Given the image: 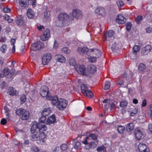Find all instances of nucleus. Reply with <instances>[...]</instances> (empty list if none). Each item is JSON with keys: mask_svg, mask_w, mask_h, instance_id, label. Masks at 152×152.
<instances>
[{"mask_svg": "<svg viewBox=\"0 0 152 152\" xmlns=\"http://www.w3.org/2000/svg\"><path fill=\"white\" fill-rule=\"evenodd\" d=\"M9 69L8 68H5L3 70V73H0V78L3 77L7 75H10V74L9 73Z\"/></svg>", "mask_w": 152, "mask_h": 152, "instance_id": "nucleus-27", "label": "nucleus"}, {"mask_svg": "<svg viewBox=\"0 0 152 152\" xmlns=\"http://www.w3.org/2000/svg\"><path fill=\"white\" fill-rule=\"evenodd\" d=\"M128 102L126 100L121 101L120 103V106L122 108H125L127 106Z\"/></svg>", "mask_w": 152, "mask_h": 152, "instance_id": "nucleus-38", "label": "nucleus"}, {"mask_svg": "<svg viewBox=\"0 0 152 152\" xmlns=\"http://www.w3.org/2000/svg\"><path fill=\"white\" fill-rule=\"evenodd\" d=\"M89 52V55H88V56H90L91 54L97 58L101 56V52L98 49H90Z\"/></svg>", "mask_w": 152, "mask_h": 152, "instance_id": "nucleus-8", "label": "nucleus"}, {"mask_svg": "<svg viewBox=\"0 0 152 152\" xmlns=\"http://www.w3.org/2000/svg\"><path fill=\"white\" fill-rule=\"evenodd\" d=\"M126 19L123 16L119 15L116 18V22L119 24H123L125 23Z\"/></svg>", "mask_w": 152, "mask_h": 152, "instance_id": "nucleus-19", "label": "nucleus"}, {"mask_svg": "<svg viewBox=\"0 0 152 152\" xmlns=\"http://www.w3.org/2000/svg\"><path fill=\"white\" fill-rule=\"evenodd\" d=\"M114 32L113 30H109L107 32L104 34L105 38L106 41L108 42V43L110 45L112 42V39L114 38Z\"/></svg>", "mask_w": 152, "mask_h": 152, "instance_id": "nucleus-5", "label": "nucleus"}, {"mask_svg": "<svg viewBox=\"0 0 152 152\" xmlns=\"http://www.w3.org/2000/svg\"><path fill=\"white\" fill-rule=\"evenodd\" d=\"M23 110H24V109L22 108L17 109L16 111V113L18 115H22V113L23 112Z\"/></svg>", "mask_w": 152, "mask_h": 152, "instance_id": "nucleus-43", "label": "nucleus"}, {"mask_svg": "<svg viewBox=\"0 0 152 152\" xmlns=\"http://www.w3.org/2000/svg\"><path fill=\"white\" fill-rule=\"evenodd\" d=\"M50 38V31L48 29H46L44 31L43 34L40 37L42 40L45 41L48 40Z\"/></svg>", "mask_w": 152, "mask_h": 152, "instance_id": "nucleus-11", "label": "nucleus"}, {"mask_svg": "<svg viewBox=\"0 0 152 152\" xmlns=\"http://www.w3.org/2000/svg\"><path fill=\"white\" fill-rule=\"evenodd\" d=\"M8 93L10 95L14 96L17 94L16 91L13 87H10L8 90Z\"/></svg>", "mask_w": 152, "mask_h": 152, "instance_id": "nucleus-26", "label": "nucleus"}, {"mask_svg": "<svg viewBox=\"0 0 152 152\" xmlns=\"http://www.w3.org/2000/svg\"><path fill=\"white\" fill-rule=\"evenodd\" d=\"M142 19L143 17L142 16H138L135 18V20L137 23H139Z\"/></svg>", "mask_w": 152, "mask_h": 152, "instance_id": "nucleus-48", "label": "nucleus"}, {"mask_svg": "<svg viewBox=\"0 0 152 152\" xmlns=\"http://www.w3.org/2000/svg\"><path fill=\"white\" fill-rule=\"evenodd\" d=\"M117 4L118 7H121L124 5V3L121 0H118L117 2Z\"/></svg>", "mask_w": 152, "mask_h": 152, "instance_id": "nucleus-53", "label": "nucleus"}, {"mask_svg": "<svg viewBox=\"0 0 152 152\" xmlns=\"http://www.w3.org/2000/svg\"><path fill=\"white\" fill-rule=\"evenodd\" d=\"M50 113V110L49 108H45L42 111L41 114L42 115L46 116L48 115Z\"/></svg>", "mask_w": 152, "mask_h": 152, "instance_id": "nucleus-30", "label": "nucleus"}, {"mask_svg": "<svg viewBox=\"0 0 152 152\" xmlns=\"http://www.w3.org/2000/svg\"><path fill=\"white\" fill-rule=\"evenodd\" d=\"M148 131L149 133H152V124H149Z\"/></svg>", "mask_w": 152, "mask_h": 152, "instance_id": "nucleus-56", "label": "nucleus"}, {"mask_svg": "<svg viewBox=\"0 0 152 152\" xmlns=\"http://www.w3.org/2000/svg\"><path fill=\"white\" fill-rule=\"evenodd\" d=\"M95 13L98 15L103 16L105 15L104 9L102 7H99L97 8L95 10Z\"/></svg>", "mask_w": 152, "mask_h": 152, "instance_id": "nucleus-18", "label": "nucleus"}, {"mask_svg": "<svg viewBox=\"0 0 152 152\" xmlns=\"http://www.w3.org/2000/svg\"><path fill=\"white\" fill-rule=\"evenodd\" d=\"M55 58L57 62L61 63H64L66 61V58L65 57L60 54H58L55 56Z\"/></svg>", "mask_w": 152, "mask_h": 152, "instance_id": "nucleus-20", "label": "nucleus"}, {"mask_svg": "<svg viewBox=\"0 0 152 152\" xmlns=\"http://www.w3.org/2000/svg\"><path fill=\"white\" fill-rule=\"evenodd\" d=\"M52 58V55L50 53H47L43 56L42 58V63L44 65H47Z\"/></svg>", "mask_w": 152, "mask_h": 152, "instance_id": "nucleus-9", "label": "nucleus"}, {"mask_svg": "<svg viewBox=\"0 0 152 152\" xmlns=\"http://www.w3.org/2000/svg\"><path fill=\"white\" fill-rule=\"evenodd\" d=\"M24 21L22 17H20L16 19V23L17 25L18 26H22L24 24Z\"/></svg>", "mask_w": 152, "mask_h": 152, "instance_id": "nucleus-29", "label": "nucleus"}, {"mask_svg": "<svg viewBox=\"0 0 152 152\" xmlns=\"http://www.w3.org/2000/svg\"><path fill=\"white\" fill-rule=\"evenodd\" d=\"M151 47L150 45H148L143 47L141 51V54L142 55H146L149 54L151 52Z\"/></svg>", "mask_w": 152, "mask_h": 152, "instance_id": "nucleus-13", "label": "nucleus"}, {"mask_svg": "<svg viewBox=\"0 0 152 152\" xmlns=\"http://www.w3.org/2000/svg\"><path fill=\"white\" fill-rule=\"evenodd\" d=\"M48 88L46 86H41L40 88V94L42 97H46L48 94Z\"/></svg>", "mask_w": 152, "mask_h": 152, "instance_id": "nucleus-15", "label": "nucleus"}, {"mask_svg": "<svg viewBox=\"0 0 152 152\" xmlns=\"http://www.w3.org/2000/svg\"><path fill=\"white\" fill-rule=\"evenodd\" d=\"M62 52L65 53L66 54H68L70 53V50L67 47H64L62 48Z\"/></svg>", "mask_w": 152, "mask_h": 152, "instance_id": "nucleus-44", "label": "nucleus"}, {"mask_svg": "<svg viewBox=\"0 0 152 152\" xmlns=\"http://www.w3.org/2000/svg\"><path fill=\"white\" fill-rule=\"evenodd\" d=\"M26 100V96L25 94H23L20 97V101L22 103L25 102Z\"/></svg>", "mask_w": 152, "mask_h": 152, "instance_id": "nucleus-51", "label": "nucleus"}, {"mask_svg": "<svg viewBox=\"0 0 152 152\" xmlns=\"http://www.w3.org/2000/svg\"><path fill=\"white\" fill-rule=\"evenodd\" d=\"M134 134L136 138L138 140H140L143 135L142 133L139 128L134 130Z\"/></svg>", "mask_w": 152, "mask_h": 152, "instance_id": "nucleus-21", "label": "nucleus"}, {"mask_svg": "<svg viewBox=\"0 0 152 152\" xmlns=\"http://www.w3.org/2000/svg\"><path fill=\"white\" fill-rule=\"evenodd\" d=\"M110 100L108 99H104L103 101V102L104 103H107V104L106 105H105V109H107V106L108 105H109V104L110 102Z\"/></svg>", "mask_w": 152, "mask_h": 152, "instance_id": "nucleus-55", "label": "nucleus"}, {"mask_svg": "<svg viewBox=\"0 0 152 152\" xmlns=\"http://www.w3.org/2000/svg\"><path fill=\"white\" fill-rule=\"evenodd\" d=\"M46 119V116L42 115V116L39 118L38 123H40L42 124V123H44Z\"/></svg>", "mask_w": 152, "mask_h": 152, "instance_id": "nucleus-42", "label": "nucleus"}, {"mask_svg": "<svg viewBox=\"0 0 152 152\" xmlns=\"http://www.w3.org/2000/svg\"><path fill=\"white\" fill-rule=\"evenodd\" d=\"M118 84L121 86H125L126 83L124 82V81L123 80H121L118 83Z\"/></svg>", "mask_w": 152, "mask_h": 152, "instance_id": "nucleus-62", "label": "nucleus"}, {"mask_svg": "<svg viewBox=\"0 0 152 152\" xmlns=\"http://www.w3.org/2000/svg\"><path fill=\"white\" fill-rule=\"evenodd\" d=\"M81 92L85 96L89 98L92 97L93 96L92 93L88 89V88L86 85L82 84L81 85Z\"/></svg>", "mask_w": 152, "mask_h": 152, "instance_id": "nucleus-3", "label": "nucleus"}, {"mask_svg": "<svg viewBox=\"0 0 152 152\" xmlns=\"http://www.w3.org/2000/svg\"><path fill=\"white\" fill-rule=\"evenodd\" d=\"M39 133V135H38V138L39 140H42V141L44 142L43 139H45L46 137V135L45 134L44 132H40L38 133Z\"/></svg>", "mask_w": 152, "mask_h": 152, "instance_id": "nucleus-35", "label": "nucleus"}, {"mask_svg": "<svg viewBox=\"0 0 152 152\" xmlns=\"http://www.w3.org/2000/svg\"><path fill=\"white\" fill-rule=\"evenodd\" d=\"M89 50L88 48L86 47L83 48L78 47L77 49L78 52L80 54L83 55L85 53L88 56L89 55Z\"/></svg>", "mask_w": 152, "mask_h": 152, "instance_id": "nucleus-12", "label": "nucleus"}, {"mask_svg": "<svg viewBox=\"0 0 152 152\" xmlns=\"http://www.w3.org/2000/svg\"><path fill=\"white\" fill-rule=\"evenodd\" d=\"M50 12L49 11L45 12L44 14L45 17L47 18H49L50 15Z\"/></svg>", "mask_w": 152, "mask_h": 152, "instance_id": "nucleus-57", "label": "nucleus"}, {"mask_svg": "<svg viewBox=\"0 0 152 152\" xmlns=\"http://www.w3.org/2000/svg\"><path fill=\"white\" fill-rule=\"evenodd\" d=\"M38 125V129L40 132H43V131H46L47 130V128L45 125L39 123V124Z\"/></svg>", "mask_w": 152, "mask_h": 152, "instance_id": "nucleus-25", "label": "nucleus"}, {"mask_svg": "<svg viewBox=\"0 0 152 152\" xmlns=\"http://www.w3.org/2000/svg\"><path fill=\"white\" fill-rule=\"evenodd\" d=\"M140 152H149V148L144 144L140 143L138 146Z\"/></svg>", "mask_w": 152, "mask_h": 152, "instance_id": "nucleus-14", "label": "nucleus"}, {"mask_svg": "<svg viewBox=\"0 0 152 152\" xmlns=\"http://www.w3.org/2000/svg\"><path fill=\"white\" fill-rule=\"evenodd\" d=\"M110 87V83L109 81H107L105 83L104 89L107 90L109 89Z\"/></svg>", "mask_w": 152, "mask_h": 152, "instance_id": "nucleus-46", "label": "nucleus"}, {"mask_svg": "<svg viewBox=\"0 0 152 152\" xmlns=\"http://www.w3.org/2000/svg\"><path fill=\"white\" fill-rule=\"evenodd\" d=\"M108 106H110L111 109H113L115 106V105L110 100V102L109 104V105H107Z\"/></svg>", "mask_w": 152, "mask_h": 152, "instance_id": "nucleus-58", "label": "nucleus"}, {"mask_svg": "<svg viewBox=\"0 0 152 152\" xmlns=\"http://www.w3.org/2000/svg\"><path fill=\"white\" fill-rule=\"evenodd\" d=\"M146 67L145 65L143 63H140L138 66V69L140 71H144L146 69Z\"/></svg>", "mask_w": 152, "mask_h": 152, "instance_id": "nucleus-36", "label": "nucleus"}, {"mask_svg": "<svg viewBox=\"0 0 152 152\" xmlns=\"http://www.w3.org/2000/svg\"><path fill=\"white\" fill-rule=\"evenodd\" d=\"M38 135H39L38 133L35 132L31 136L30 139L33 141L39 140Z\"/></svg>", "mask_w": 152, "mask_h": 152, "instance_id": "nucleus-28", "label": "nucleus"}, {"mask_svg": "<svg viewBox=\"0 0 152 152\" xmlns=\"http://www.w3.org/2000/svg\"><path fill=\"white\" fill-rule=\"evenodd\" d=\"M125 129V127L121 126H119L117 128V130L119 133H122L124 132Z\"/></svg>", "mask_w": 152, "mask_h": 152, "instance_id": "nucleus-41", "label": "nucleus"}, {"mask_svg": "<svg viewBox=\"0 0 152 152\" xmlns=\"http://www.w3.org/2000/svg\"><path fill=\"white\" fill-rule=\"evenodd\" d=\"M60 148L62 151H64L67 149V146L66 144H63L61 145Z\"/></svg>", "mask_w": 152, "mask_h": 152, "instance_id": "nucleus-50", "label": "nucleus"}, {"mask_svg": "<svg viewBox=\"0 0 152 152\" xmlns=\"http://www.w3.org/2000/svg\"><path fill=\"white\" fill-rule=\"evenodd\" d=\"M98 137V135L93 133H90L86 138L85 140H89V138L93 140H96Z\"/></svg>", "mask_w": 152, "mask_h": 152, "instance_id": "nucleus-24", "label": "nucleus"}, {"mask_svg": "<svg viewBox=\"0 0 152 152\" xmlns=\"http://www.w3.org/2000/svg\"><path fill=\"white\" fill-rule=\"evenodd\" d=\"M29 112L25 110H23V112L22 113L21 119L23 120H27L29 118Z\"/></svg>", "mask_w": 152, "mask_h": 152, "instance_id": "nucleus-22", "label": "nucleus"}, {"mask_svg": "<svg viewBox=\"0 0 152 152\" xmlns=\"http://www.w3.org/2000/svg\"><path fill=\"white\" fill-rule=\"evenodd\" d=\"M88 61L92 63L95 62L96 61V57L92 55H90V56H88Z\"/></svg>", "mask_w": 152, "mask_h": 152, "instance_id": "nucleus-34", "label": "nucleus"}, {"mask_svg": "<svg viewBox=\"0 0 152 152\" xmlns=\"http://www.w3.org/2000/svg\"><path fill=\"white\" fill-rule=\"evenodd\" d=\"M58 20L56 21V25L57 26H61L65 25L69 21H72L73 20L71 15L69 16L65 13H60L58 16Z\"/></svg>", "mask_w": 152, "mask_h": 152, "instance_id": "nucleus-1", "label": "nucleus"}, {"mask_svg": "<svg viewBox=\"0 0 152 152\" xmlns=\"http://www.w3.org/2000/svg\"><path fill=\"white\" fill-rule=\"evenodd\" d=\"M96 151L98 152H107L106 150V147L103 145L98 147L96 148Z\"/></svg>", "mask_w": 152, "mask_h": 152, "instance_id": "nucleus-33", "label": "nucleus"}, {"mask_svg": "<svg viewBox=\"0 0 152 152\" xmlns=\"http://www.w3.org/2000/svg\"><path fill=\"white\" fill-rule=\"evenodd\" d=\"M52 103L53 105H55L58 110H63L66 108L67 104V102L64 99H58V97L55 96L52 99Z\"/></svg>", "mask_w": 152, "mask_h": 152, "instance_id": "nucleus-2", "label": "nucleus"}, {"mask_svg": "<svg viewBox=\"0 0 152 152\" xmlns=\"http://www.w3.org/2000/svg\"><path fill=\"white\" fill-rule=\"evenodd\" d=\"M149 108L150 109L149 116L152 119V104L150 105Z\"/></svg>", "mask_w": 152, "mask_h": 152, "instance_id": "nucleus-61", "label": "nucleus"}, {"mask_svg": "<svg viewBox=\"0 0 152 152\" xmlns=\"http://www.w3.org/2000/svg\"><path fill=\"white\" fill-rule=\"evenodd\" d=\"M44 46V44L43 43L40 42L38 41L33 44L31 47V50L37 51L42 49Z\"/></svg>", "mask_w": 152, "mask_h": 152, "instance_id": "nucleus-4", "label": "nucleus"}, {"mask_svg": "<svg viewBox=\"0 0 152 152\" xmlns=\"http://www.w3.org/2000/svg\"><path fill=\"white\" fill-rule=\"evenodd\" d=\"M97 68L96 66L93 64H91L88 66L87 67V73H93L95 72Z\"/></svg>", "mask_w": 152, "mask_h": 152, "instance_id": "nucleus-16", "label": "nucleus"}, {"mask_svg": "<svg viewBox=\"0 0 152 152\" xmlns=\"http://www.w3.org/2000/svg\"><path fill=\"white\" fill-rule=\"evenodd\" d=\"M7 45H3L0 48V50L3 53H5L7 50Z\"/></svg>", "mask_w": 152, "mask_h": 152, "instance_id": "nucleus-45", "label": "nucleus"}, {"mask_svg": "<svg viewBox=\"0 0 152 152\" xmlns=\"http://www.w3.org/2000/svg\"><path fill=\"white\" fill-rule=\"evenodd\" d=\"M78 73L83 75L87 76L88 73L86 70V68L83 65H77L75 68Z\"/></svg>", "mask_w": 152, "mask_h": 152, "instance_id": "nucleus-7", "label": "nucleus"}, {"mask_svg": "<svg viewBox=\"0 0 152 152\" xmlns=\"http://www.w3.org/2000/svg\"><path fill=\"white\" fill-rule=\"evenodd\" d=\"M31 149L35 152H38L39 151L37 147L35 146H33L31 148Z\"/></svg>", "mask_w": 152, "mask_h": 152, "instance_id": "nucleus-60", "label": "nucleus"}, {"mask_svg": "<svg viewBox=\"0 0 152 152\" xmlns=\"http://www.w3.org/2000/svg\"><path fill=\"white\" fill-rule=\"evenodd\" d=\"M39 124V123H37L36 122H34L32 126H31V131L32 132H34L35 131L36 128L38 129V125Z\"/></svg>", "mask_w": 152, "mask_h": 152, "instance_id": "nucleus-37", "label": "nucleus"}, {"mask_svg": "<svg viewBox=\"0 0 152 152\" xmlns=\"http://www.w3.org/2000/svg\"><path fill=\"white\" fill-rule=\"evenodd\" d=\"M130 72H129L127 71L125 72L124 74V77H131L132 76V75H131Z\"/></svg>", "mask_w": 152, "mask_h": 152, "instance_id": "nucleus-47", "label": "nucleus"}, {"mask_svg": "<svg viewBox=\"0 0 152 152\" xmlns=\"http://www.w3.org/2000/svg\"><path fill=\"white\" fill-rule=\"evenodd\" d=\"M137 113V109L134 107L131 108L130 114L131 116H134Z\"/></svg>", "mask_w": 152, "mask_h": 152, "instance_id": "nucleus-40", "label": "nucleus"}, {"mask_svg": "<svg viewBox=\"0 0 152 152\" xmlns=\"http://www.w3.org/2000/svg\"><path fill=\"white\" fill-rule=\"evenodd\" d=\"M7 121L5 118L2 119L1 121V124L4 125L6 124Z\"/></svg>", "mask_w": 152, "mask_h": 152, "instance_id": "nucleus-64", "label": "nucleus"}, {"mask_svg": "<svg viewBox=\"0 0 152 152\" xmlns=\"http://www.w3.org/2000/svg\"><path fill=\"white\" fill-rule=\"evenodd\" d=\"M131 28V25L130 23H128L126 24V30L129 31L130 30Z\"/></svg>", "mask_w": 152, "mask_h": 152, "instance_id": "nucleus-54", "label": "nucleus"}, {"mask_svg": "<svg viewBox=\"0 0 152 152\" xmlns=\"http://www.w3.org/2000/svg\"><path fill=\"white\" fill-rule=\"evenodd\" d=\"M134 128V125L132 123H129L127 125L126 128L128 131H130L133 130Z\"/></svg>", "mask_w": 152, "mask_h": 152, "instance_id": "nucleus-39", "label": "nucleus"}, {"mask_svg": "<svg viewBox=\"0 0 152 152\" xmlns=\"http://www.w3.org/2000/svg\"><path fill=\"white\" fill-rule=\"evenodd\" d=\"M11 10L8 7L4 8L3 9V11L5 13H8L10 12Z\"/></svg>", "mask_w": 152, "mask_h": 152, "instance_id": "nucleus-59", "label": "nucleus"}, {"mask_svg": "<svg viewBox=\"0 0 152 152\" xmlns=\"http://www.w3.org/2000/svg\"><path fill=\"white\" fill-rule=\"evenodd\" d=\"M89 140H85L83 141H82V142L85 144V148L88 150L94 149L96 146L97 144L94 142H88Z\"/></svg>", "mask_w": 152, "mask_h": 152, "instance_id": "nucleus-6", "label": "nucleus"}, {"mask_svg": "<svg viewBox=\"0 0 152 152\" xmlns=\"http://www.w3.org/2000/svg\"><path fill=\"white\" fill-rule=\"evenodd\" d=\"M140 49V47L139 46L137 45H134L133 48V53L132 55L135 56L137 53L139 51Z\"/></svg>", "mask_w": 152, "mask_h": 152, "instance_id": "nucleus-32", "label": "nucleus"}, {"mask_svg": "<svg viewBox=\"0 0 152 152\" xmlns=\"http://www.w3.org/2000/svg\"><path fill=\"white\" fill-rule=\"evenodd\" d=\"M146 31L147 33H151L152 32V28L148 27L146 28Z\"/></svg>", "mask_w": 152, "mask_h": 152, "instance_id": "nucleus-63", "label": "nucleus"}, {"mask_svg": "<svg viewBox=\"0 0 152 152\" xmlns=\"http://www.w3.org/2000/svg\"><path fill=\"white\" fill-rule=\"evenodd\" d=\"M72 17L77 19H80L82 17V15L81 12L78 9H75L72 12Z\"/></svg>", "mask_w": 152, "mask_h": 152, "instance_id": "nucleus-10", "label": "nucleus"}, {"mask_svg": "<svg viewBox=\"0 0 152 152\" xmlns=\"http://www.w3.org/2000/svg\"><path fill=\"white\" fill-rule=\"evenodd\" d=\"M80 145V142H77L75 143L74 148L76 150L78 149Z\"/></svg>", "mask_w": 152, "mask_h": 152, "instance_id": "nucleus-52", "label": "nucleus"}, {"mask_svg": "<svg viewBox=\"0 0 152 152\" xmlns=\"http://www.w3.org/2000/svg\"><path fill=\"white\" fill-rule=\"evenodd\" d=\"M69 62L70 65L71 66H74L76 64V62L75 61V60L73 58H71Z\"/></svg>", "mask_w": 152, "mask_h": 152, "instance_id": "nucleus-49", "label": "nucleus"}, {"mask_svg": "<svg viewBox=\"0 0 152 152\" xmlns=\"http://www.w3.org/2000/svg\"><path fill=\"white\" fill-rule=\"evenodd\" d=\"M28 0H19V5L21 7L24 8L28 6Z\"/></svg>", "mask_w": 152, "mask_h": 152, "instance_id": "nucleus-23", "label": "nucleus"}, {"mask_svg": "<svg viewBox=\"0 0 152 152\" xmlns=\"http://www.w3.org/2000/svg\"><path fill=\"white\" fill-rule=\"evenodd\" d=\"M56 119L55 115L54 114H53L51 116H50L47 119L46 124H53L56 121Z\"/></svg>", "mask_w": 152, "mask_h": 152, "instance_id": "nucleus-17", "label": "nucleus"}, {"mask_svg": "<svg viewBox=\"0 0 152 152\" xmlns=\"http://www.w3.org/2000/svg\"><path fill=\"white\" fill-rule=\"evenodd\" d=\"M27 15L29 18H32L34 15V12L31 9H28L27 11Z\"/></svg>", "mask_w": 152, "mask_h": 152, "instance_id": "nucleus-31", "label": "nucleus"}]
</instances>
